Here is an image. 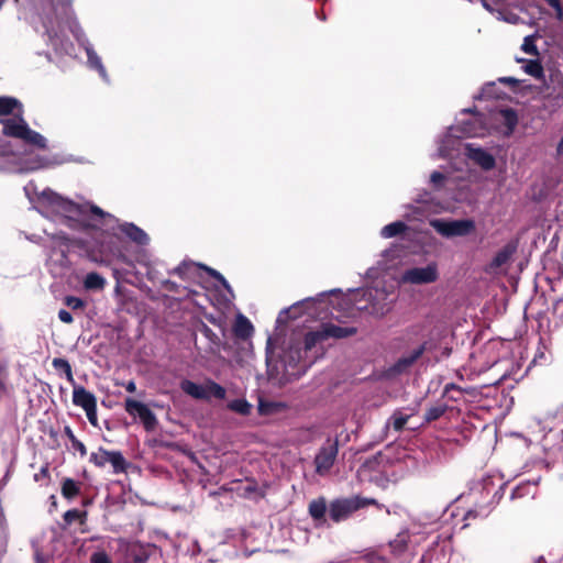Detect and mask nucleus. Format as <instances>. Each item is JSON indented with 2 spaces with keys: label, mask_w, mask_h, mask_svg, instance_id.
Wrapping results in <instances>:
<instances>
[{
  "label": "nucleus",
  "mask_w": 563,
  "mask_h": 563,
  "mask_svg": "<svg viewBox=\"0 0 563 563\" xmlns=\"http://www.w3.org/2000/svg\"><path fill=\"white\" fill-rule=\"evenodd\" d=\"M431 228L443 238L451 239L467 236L475 231L476 223L471 218L464 219H441L435 218L429 221Z\"/></svg>",
  "instance_id": "obj_8"
},
{
  "label": "nucleus",
  "mask_w": 563,
  "mask_h": 563,
  "mask_svg": "<svg viewBox=\"0 0 563 563\" xmlns=\"http://www.w3.org/2000/svg\"><path fill=\"white\" fill-rule=\"evenodd\" d=\"M52 365L56 371L65 373L67 379L74 383L71 366L67 360L62 357H55L52 362Z\"/></svg>",
  "instance_id": "obj_36"
},
{
  "label": "nucleus",
  "mask_w": 563,
  "mask_h": 563,
  "mask_svg": "<svg viewBox=\"0 0 563 563\" xmlns=\"http://www.w3.org/2000/svg\"><path fill=\"white\" fill-rule=\"evenodd\" d=\"M64 434L70 441L73 449L78 451L81 456H85L87 454L86 445L80 440H78L76 438V435L74 434V432L69 426H66L64 428Z\"/></svg>",
  "instance_id": "obj_34"
},
{
  "label": "nucleus",
  "mask_w": 563,
  "mask_h": 563,
  "mask_svg": "<svg viewBox=\"0 0 563 563\" xmlns=\"http://www.w3.org/2000/svg\"><path fill=\"white\" fill-rule=\"evenodd\" d=\"M325 340L322 328L306 333L303 344L292 340L285 346H278V335H269L266 342L267 376L276 385L284 386L306 374L313 361L308 357L317 344Z\"/></svg>",
  "instance_id": "obj_2"
},
{
  "label": "nucleus",
  "mask_w": 563,
  "mask_h": 563,
  "mask_svg": "<svg viewBox=\"0 0 563 563\" xmlns=\"http://www.w3.org/2000/svg\"><path fill=\"white\" fill-rule=\"evenodd\" d=\"M10 114H12V118L0 120L3 135L18 139L23 144L37 150L47 147V139L32 130L23 119L22 102L14 97L2 96L0 97V117Z\"/></svg>",
  "instance_id": "obj_5"
},
{
  "label": "nucleus",
  "mask_w": 563,
  "mask_h": 563,
  "mask_svg": "<svg viewBox=\"0 0 563 563\" xmlns=\"http://www.w3.org/2000/svg\"><path fill=\"white\" fill-rule=\"evenodd\" d=\"M530 563H547L544 556L540 555L536 559H533Z\"/></svg>",
  "instance_id": "obj_63"
},
{
  "label": "nucleus",
  "mask_w": 563,
  "mask_h": 563,
  "mask_svg": "<svg viewBox=\"0 0 563 563\" xmlns=\"http://www.w3.org/2000/svg\"><path fill=\"white\" fill-rule=\"evenodd\" d=\"M11 145L2 140H0V172H7L9 170V166L7 164V161L4 157L9 155H14Z\"/></svg>",
  "instance_id": "obj_37"
},
{
  "label": "nucleus",
  "mask_w": 563,
  "mask_h": 563,
  "mask_svg": "<svg viewBox=\"0 0 563 563\" xmlns=\"http://www.w3.org/2000/svg\"><path fill=\"white\" fill-rule=\"evenodd\" d=\"M452 139L454 140V142H450V141H446L445 142V145L448 147H450V154L445 155V156H442L443 158L445 157H452L454 155V152L459 151V146L461 145V139L462 137H455V136H452Z\"/></svg>",
  "instance_id": "obj_50"
},
{
  "label": "nucleus",
  "mask_w": 563,
  "mask_h": 563,
  "mask_svg": "<svg viewBox=\"0 0 563 563\" xmlns=\"http://www.w3.org/2000/svg\"><path fill=\"white\" fill-rule=\"evenodd\" d=\"M413 201L419 205L423 206H431L434 201V197L432 194L428 190H421L417 194V196L413 198Z\"/></svg>",
  "instance_id": "obj_44"
},
{
  "label": "nucleus",
  "mask_w": 563,
  "mask_h": 563,
  "mask_svg": "<svg viewBox=\"0 0 563 563\" xmlns=\"http://www.w3.org/2000/svg\"><path fill=\"white\" fill-rule=\"evenodd\" d=\"M187 268V264L184 262L183 264L178 265L176 268H175V273L179 276H183L185 275V271Z\"/></svg>",
  "instance_id": "obj_60"
},
{
  "label": "nucleus",
  "mask_w": 563,
  "mask_h": 563,
  "mask_svg": "<svg viewBox=\"0 0 563 563\" xmlns=\"http://www.w3.org/2000/svg\"><path fill=\"white\" fill-rule=\"evenodd\" d=\"M47 476H48V467L47 466H43L40 470V472L34 475V481L35 482H40L42 478L47 477Z\"/></svg>",
  "instance_id": "obj_59"
},
{
  "label": "nucleus",
  "mask_w": 563,
  "mask_h": 563,
  "mask_svg": "<svg viewBox=\"0 0 563 563\" xmlns=\"http://www.w3.org/2000/svg\"><path fill=\"white\" fill-rule=\"evenodd\" d=\"M234 335L241 340H247L254 332L252 322L244 316L238 314L233 327Z\"/></svg>",
  "instance_id": "obj_18"
},
{
  "label": "nucleus",
  "mask_w": 563,
  "mask_h": 563,
  "mask_svg": "<svg viewBox=\"0 0 563 563\" xmlns=\"http://www.w3.org/2000/svg\"><path fill=\"white\" fill-rule=\"evenodd\" d=\"M503 124L507 128L508 134L512 133L518 124V115L512 108H503L499 111Z\"/></svg>",
  "instance_id": "obj_27"
},
{
  "label": "nucleus",
  "mask_w": 563,
  "mask_h": 563,
  "mask_svg": "<svg viewBox=\"0 0 563 563\" xmlns=\"http://www.w3.org/2000/svg\"><path fill=\"white\" fill-rule=\"evenodd\" d=\"M349 300L356 310L378 319L385 317L393 308V299L383 288H350Z\"/></svg>",
  "instance_id": "obj_7"
},
{
  "label": "nucleus",
  "mask_w": 563,
  "mask_h": 563,
  "mask_svg": "<svg viewBox=\"0 0 563 563\" xmlns=\"http://www.w3.org/2000/svg\"><path fill=\"white\" fill-rule=\"evenodd\" d=\"M430 183L435 190L451 189V179L443 173L434 170L430 175Z\"/></svg>",
  "instance_id": "obj_30"
},
{
  "label": "nucleus",
  "mask_w": 563,
  "mask_h": 563,
  "mask_svg": "<svg viewBox=\"0 0 563 563\" xmlns=\"http://www.w3.org/2000/svg\"><path fill=\"white\" fill-rule=\"evenodd\" d=\"M518 247V243L516 241H510L505 244L492 258L489 263H487L484 267V272L487 275H496L500 272V268L506 265L516 253Z\"/></svg>",
  "instance_id": "obj_15"
},
{
  "label": "nucleus",
  "mask_w": 563,
  "mask_h": 563,
  "mask_svg": "<svg viewBox=\"0 0 563 563\" xmlns=\"http://www.w3.org/2000/svg\"><path fill=\"white\" fill-rule=\"evenodd\" d=\"M505 487H506V484L503 483L499 486L498 490L494 494V498H497L499 500L503 497V495H504Z\"/></svg>",
  "instance_id": "obj_61"
},
{
  "label": "nucleus",
  "mask_w": 563,
  "mask_h": 563,
  "mask_svg": "<svg viewBox=\"0 0 563 563\" xmlns=\"http://www.w3.org/2000/svg\"><path fill=\"white\" fill-rule=\"evenodd\" d=\"M563 106V92L559 93H548L543 98V108L549 110L550 112L555 111L556 109Z\"/></svg>",
  "instance_id": "obj_31"
},
{
  "label": "nucleus",
  "mask_w": 563,
  "mask_h": 563,
  "mask_svg": "<svg viewBox=\"0 0 563 563\" xmlns=\"http://www.w3.org/2000/svg\"><path fill=\"white\" fill-rule=\"evenodd\" d=\"M464 155L468 161L484 172H490L496 167L495 156L482 146H477L473 143H465Z\"/></svg>",
  "instance_id": "obj_12"
},
{
  "label": "nucleus",
  "mask_w": 563,
  "mask_h": 563,
  "mask_svg": "<svg viewBox=\"0 0 563 563\" xmlns=\"http://www.w3.org/2000/svg\"><path fill=\"white\" fill-rule=\"evenodd\" d=\"M106 285V278L97 272H90L84 279V287L87 290H102Z\"/></svg>",
  "instance_id": "obj_25"
},
{
  "label": "nucleus",
  "mask_w": 563,
  "mask_h": 563,
  "mask_svg": "<svg viewBox=\"0 0 563 563\" xmlns=\"http://www.w3.org/2000/svg\"><path fill=\"white\" fill-rule=\"evenodd\" d=\"M525 71L534 78H542L544 76V69L538 59L527 60L523 66Z\"/></svg>",
  "instance_id": "obj_33"
},
{
  "label": "nucleus",
  "mask_w": 563,
  "mask_h": 563,
  "mask_svg": "<svg viewBox=\"0 0 563 563\" xmlns=\"http://www.w3.org/2000/svg\"><path fill=\"white\" fill-rule=\"evenodd\" d=\"M228 409L242 416L250 415L252 405L245 398L233 399L228 402Z\"/></svg>",
  "instance_id": "obj_28"
},
{
  "label": "nucleus",
  "mask_w": 563,
  "mask_h": 563,
  "mask_svg": "<svg viewBox=\"0 0 563 563\" xmlns=\"http://www.w3.org/2000/svg\"><path fill=\"white\" fill-rule=\"evenodd\" d=\"M558 152L560 154H563V134H562V137H561V140H560V142L558 144Z\"/></svg>",
  "instance_id": "obj_64"
},
{
  "label": "nucleus",
  "mask_w": 563,
  "mask_h": 563,
  "mask_svg": "<svg viewBox=\"0 0 563 563\" xmlns=\"http://www.w3.org/2000/svg\"><path fill=\"white\" fill-rule=\"evenodd\" d=\"M364 505L365 503L357 496L338 498L330 503L328 511L332 521L341 522Z\"/></svg>",
  "instance_id": "obj_9"
},
{
  "label": "nucleus",
  "mask_w": 563,
  "mask_h": 563,
  "mask_svg": "<svg viewBox=\"0 0 563 563\" xmlns=\"http://www.w3.org/2000/svg\"><path fill=\"white\" fill-rule=\"evenodd\" d=\"M494 86H495L494 81L485 84V86L482 89V96L489 97V98L493 97L494 95L492 92V89L494 88Z\"/></svg>",
  "instance_id": "obj_57"
},
{
  "label": "nucleus",
  "mask_w": 563,
  "mask_h": 563,
  "mask_svg": "<svg viewBox=\"0 0 563 563\" xmlns=\"http://www.w3.org/2000/svg\"><path fill=\"white\" fill-rule=\"evenodd\" d=\"M124 408L129 415L139 417L146 431H153L157 427L158 420L155 413L144 402L126 398Z\"/></svg>",
  "instance_id": "obj_11"
},
{
  "label": "nucleus",
  "mask_w": 563,
  "mask_h": 563,
  "mask_svg": "<svg viewBox=\"0 0 563 563\" xmlns=\"http://www.w3.org/2000/svg\"><path fill=\"white\" fill-rule=\"evenodd\" d=\"M410 415L404 413L401 410H395L390 418L387 420L385 424V429L393 427L395 431L400 432L404 430L406 423L408 422Z\"/></svg>",
  "instance_id": "obj_24"
},
{
  "label": "nucleus",
  "mask_w": 563,
  "mask_h": 563,
  "mask_svg": "<svg viewBox=\"0 0 563 563\" xmlns=\"http://www.w3.org/2000/svg\"><path fill=\"white\" fill-rule=\"evenodd\" d=\"M180 388L185 394H187L188 396H190L195 399L207 400L206 384L200 385L190 379H184L180 383Z\"/></svg>",
  "instance_id": "obj_19"
},
{
  "label": "nucleus",
  "mask_w": 563,
  "mask_h": 563,
  "mask_svg": "<svg viewBox=\"0 0 563 563\" xmlns=\"http://www.w3.org/2000/svg\"><path fill=\"white\" fill-rule=\"evenodd\" d=\"M339 452L338 439H328L314 456L316 473L323 476L332 468Z\"/></svg>",
  "instance_id": "obj_10"
},
{
  "label": "nucleus",
  "mask_w": 563,
  "mask_h": 563,
  "mask_svg": "<svg viewBox=\"0 0 563 563\" xmlns=\"http://www.w3.org/2000/svg\"><path fill=\"white\" fill-rule=\"evenodd\" d=\"M407 229L408 227L404 221H395L382 228L380 236L391 239L406 232Z\"/></svg>",
  "instance_id": "obj_26"
},
{
  "label": "nucleus",
  "mask_w": 563,
  "mask_h": 563,
  "mask_svg": "<svg viewBox=\"0 0 563 563\" xmlns=\"http://www.w3.org/2000/svg\"><path fill=\"white\" fill-rule=\"evenodd\" d=\"M336 292H341V289H331L330 291L328 292H320L319 295H317V297H308V298H305L302 300H299L297 302H295L294 305H291L290 307L288 308H285L283 309L278 316H277V319H276V323L277 324H283V323H286L288 319H297L301 316V308L305 307V308H308L312 305H314L316 302H319L321 300V298H323L325 295L330 294H336Z\"/></svg>",
  "instance_id": "obj_13"
},
{
  "label": "nucleus",
  "mask_w": 563,
  "mask_h": 563,
  "mask_svg": "<svg viewBox=\"0 0 563 563\" xmlns=\"http://www.w3.org/2000/svg\"><path fill=\"white\" fill-rule=\"evenodd\" d=\"M58 319L64 323H71L74 321L71 313L65 309L58 311Z\"/></svg>",
  "instance_id": "obj_55"
},
{
  "label": "nucleus",
  "mask_w": 563,
  "mask_h": 563,
  "mask_svg": "<svg viewBox=\"0 0 563 563\" xmlns=\"http://www.w3.org/2000/svg\"><path fill=\"white\" fill-rule=\"evenodd\" d=\"M32 547L34 549V560H35V563H44L45 562V556L41 552L38 547L35 544V542H32Z\"/></svg>",
  "instance_id": "obj_56"
},
{
  "label": "nucleus",
  "mask_w": 563,
  "mask_h": 563,
  "mask_svg": "<svg viewBox=\"0 0 563 563\" xmlns=\"http://www.w3.org/2000/svg\"><path fill=\"white\" fill-rule=\"evenodd\" d=\"M438 279L437 265L431 263L424 267H411L406 269L401 275L404 283L412 285L431 284Z\"/></svg>",
  "instance_id": "obj_14"
},
{
  "label": "nucleus",
  "mask_w": 563,
  "mask_h": 563,
  "mask_svg": "<svg viewBox=\"0 0 563 563\" xmlns=\"http://www.w3.org/2000/svg\"><path fill=\"white\" fill-rule=\"evenodd\" d=\"M424 327L421 323L408 325L390 340V349L402 353L391 365L384 368L382 377L388 380L408 374L426 352L437 347L434 332L423 339Z\"/></svg>",
  "instance_id": "obj_4"
},
{
  "label": "nucleus",
  "mask_w": 563,
  "mask_h": 563,
  "mask_svg": "<svg viewBox=\"0 0 563 563\" xmlns=\"http://www.w3.org/2000/svg\"><path fill=\"white\" fill-rule=\"evenodd\" d=\"M128 558L132 563H146L150 559V550L139 543L131 544L128 549Z\"/></svg>",
  "instance_id": "obj_20"
},
{
  "label": "nucleus",
  "mask_w": 563,
  "mask_h": 563,
  "mask_svg": "<svg viewBox=\"0 0 563 563\" xmlns=\"http://www.w3.org/2000/svg\"><path fill=\"white\" fill-rule=\"evenodd\" d=\"M108 463L111 464L114 474L125 473L130 466L129 462L120 451H110Z\"/></svg>",
  "instance_id": "obj_21"
},
{
  "label": "nucleus",
  "mask_w": 563,
  "mask_h": 563,
  "mask_svg": "<svg viewBox=\"0 0 563 563\" xmlns=\"http://www.w3.org/2000/svg\"><path fill=\"white\" fill-rule=\"evenodd\" d=\"M201 267L203 269H206L212 278H214L217 282H219L221 284V286L233 297L232 287L230 286L229 282L224 278V276L220 272H218L211 267L205 266V265H202Z\"/></svg>",
  "instance_id": "obj_39"
},
{
  "label": "nucleus",
  "mask_w": 563,
  "mask_h": 563,
  "mask_svg": "<svg viewBox=\"0 0 563 563\" xmlns=\"http://www.w3.org/2000/svg\"><path fill=\"white\" fill-rule=\"evenodd\" d=\"M91 563H111V561L106 553L97 552L92 554Z\"/></svg>",
  "instance_id": "obj_54"
},
{
  "label": "nucleus",
  "mask_w": 563,
  "mask_h": 563,
  "mask_svg": "<svg viewBox=\"0 0 563 563\" xmlns=\"http://www.w3.org/2000/svg\"><path fill=\"white\" fill-rule=\"evenodd\" d=\"M60 163H62V161H58L56 157L49 158L46 156L36 155L31 168L32 169L44 168V167L57 165Z\"/></svg>",
  "instance_id": "obj_40"
},
{
  "label": "nucleus",
  "mask_w": 563,
  "mask_h": 563,
  "mask_svg": "<svg viewBox=\"0 0 563 563\" xmlns=\"http://www.w3.org/2000/svg\"><path fill=\"white\" fill-rule=\"evenodd\" d=\"M258 488L255 484H249L242 488L241 496L244 498H251L255 493H257Z\"/></svg>",
  "instance_id": "obj_52"
},
{
  "label": "nucleus",
  "mask_w": 563,
  "mask_h": 563,
  "mask_svg": "<svg viewBox=\"0 0 563 563\" xmlns=\"http://www.w3.org/2000/svg\"><path fill=\"white\" fill-rule=\"evenodd\" d=\"M470 197H471V187L466 183H462L459 186L456 192L452 194V199L457 202L466 201L470 199Z\"/></svg>",
  "instance_id": "obj_42"
},
{
  "label": "nucleus",
  "mask_w": 563,
  "mask_h": 563,
  "mask_svg": "<svg viewBox=\"0 0 563 563\" xmlns=\"http://www.w3.org/2000/svg\"><path fill=\"white\" fill-rule=\"evenodd\" d=\"M109 452L110 451L100 446L97 452L90 454L89 462L97 467H104L108 463Z\"/></svg>",
  "instance_id": "obj_35"
},
{
  "label": "nucleus",
  "mask_w": 563,
  "mask_h": 563,
  "mask_svg": "<svg viewBox=\"0 0 563 563\" xmlns=\"http://www.w3.org/2000/svg\"><path fill=\"white\" fill-rule=\"evenodd\" d=\"M51 238H52L53 241L58 242L60 246L62 245L67 246L68 241H69L68 236L64 232L53 233L51 235Z\"/></svg>",
  "instance_id": "obj_53"
},
{
  "label": "nucleus",
  "mask_w": 563,
  "mask_h": 563,
  "mask_svg": "<svg viewBox=\"0 0 563 563\" xmlns=\"http://www.w3.org/2000/svg\"><path fill=\"white\" fill-rule=\"evenodd\" d=\"M71 1L58 0L56 3L53 2L52 12L43 19L44 35L47 37V44L57 53L68 54V47L71 45L65 35V29H68L78 44L86 51L89 67L96 69L100 77L108 82L109 77L102 60L77 21L71 8Z\"/></svg>",
  "instance_id": "obj_3"
},
{
  "label": "nucleus",
  "mask_w": 563,
  "mask_h": 563,
  "mask_svg": "<svg viewBox=\"0 0 563 563\" xmlns=\"http://www.w3.org/2000/svg\"><path fill=\"white\" fill-rule=\"evenodd\" d=\"M446 405L441 404L430 407L424 413V420L431 422L441 418L446 411Z\"/></svg>",
  "instance_id": "obj_38"
},
{
  "label": "nucleus",
  "mask_w": 563,
  "mask_h": 563,
  "mask_svg": "<svg viewBox=\"0 0 563 563\" xmlns=\"http://www.w3.org/2000/svg\"><path fill=\"white\" fill-rule=\"evenodd\" d=\"M456 123L448 129V132L439 140L438 155L445 156L450 154V147L445 145L446 141H452V136L457 137H477L484 136L488 130L485 114L473 112L472 109H463Z\"/></svg>",
  "instance_id": "obj_6"
},
{
  "label": "nucleus",
  "mask_w": 563,
  "mask_h": 563,
  "mask_svg": "<svg viewBox=\"0 0 563 563\" xmlns=\"http://www.w3.org/2000/svg\"><path fill=\"white\" fill-rule=\"evenodd\" d=\"M327 509H328L327 501H325V499L323 497H320L318 499H313L309 504V515L316 521L324 520Z\"/></svg>",
  "instance_id": "obj_23"
},
{
  "label": "nucleus",
  "mask_w": 563,
  "mask_h": 563,
  "mask_svg": "<svg viewBox=\"0 0 563 563\" xmlns=\"http://www.w3.org/2000/svg\"><path fill=\"white\" fill-rule=\"evenodd\" d=\"M8 372L4 364H0V398L7 394Z\"/></svg>",
  "instance_id": "obj_47"
},
{
  "label": "nucleus",
  "mask_w": 563,
  "mask_h": 563,
  "mask_svg": "<svg viewBox=\"0 0 563 563\" xmlns=\"http://www.w3.org/2000/svg\"><path fill=\"white\" fill-rule=\"evenodd\" d=\"M78 494V484L71 478H65L62 484V495L67 499H71L76 497Z\"/></svg>",
  "instance_id": "obj_32"
},
{
  "label": "nucleus",
  "mask_w": 563,
  "mask_h": 563,
  "mask_svg": "<svg viewBox=\"0 0 563 563\" xmlns=\"http://www.w3.org/2000/svg\"><path fill=\"white\" fill-rule=\"evenodd\" d=\"M73 402L75 406L86 410L97 405L96 396L82 386H75L73 390Z\"/></svg>",
  "instance_id": "obj_16"
},
{
  "label": "nucleus",
  "mask_w": 563,
  "mask_h": 563,
  "mask_svg": "<svg viewBox=\"0 0 563 563\" xmlns=\"http://www.w3.org/2000/svg\"><path fill=\"white\" fill-rule=\"evenodd\" d=\"M38 211L54 222L75 231L89 229L114 230L115 227L131 242L145 246L150 242L147 233L132 222L119 223V220L96 205H78L46 188L38 195Z\"/></svg>",
  "instance_id": "obj_1"
},
{
  "label": "nucleus",
  "mask_w": 563,
  "mask_h": 563,
  "mask_svg": "<svg viewBox=\"0 0 563 563\" xmlns=\"http://www.w3.org/2000/svg\"><path fill=\"white\" fill-rule=\"evenodd\" d=\"M199 331L209 341V352H218L221 346V339L219 335L203 322L200 324Z\"/></svg>",
  "instance_id": "obj_22"
},
{
  "label": "nucleus",
  "mask_w": 563,
  "mask_h": 563,
  "mask_svg": "<svg viewBox=\"0 0 563 563\" xmlns=\"http://www.w3.org/2000/svg\"><path fill=\"white\" fill-rule=\"evenodd\" d=\"M65 303L73 310H79L85 307V301L76 296H66Z\"/></svg>",
  "instance_id": "obj_45"
},
{
  "label": "nucleus",
  "mask_w": 563,
  "mask_h": 563,
  "mask_svg": "<svg viewBox=\"0 0 563 563\" xmlns=\"http://www.w3.org/2000/svg\"><path fill=\"white\" fill-rule=\"evenodd\" d=\"M360 560L364 561L365 563H388L387 559L383 555H380L375 550H369L364 552Z\"/></svg>",
  "instance_id": "obj_41"
},
{
  "label": "nucleus",
  "mask_w": 563,
  "mask_h": 563,
  "mask_svg": "<svg viewBox=\"0 0 563 563\" xmlns=\"http://www.w3.org/2000/svg\"><path fill=\"white\" fill-rule=\"evenodd\" d=\"M125 389L129 393H134L136 390V384L133 380L128 382L125 385Z\"/></svg>",
  "instance_id": "obj_62"
},
{
  "label": "nucleus",
  "mask_w": 563,
  "mask_h": 563,
  "mask_svg": "<svg viewBox=\"0 0 563 563\" xmlns=\"http://www.w3.org/2000/svg\"><path fill=\"white\" fill-rule=\"evenodd\" d=\"M82 515H85V512L78 509H69L64 514L63 518L66 525H71L75 520L81 518Z\"/></svg>",
  "instance_id": "obj_46"
},
{
  "label": "nucleus",
  "mask_w": 563,
  "mask_h": 563,
  "mask_svg": "<svg viewBox=\"0 0 563 563\" xmlns=\"http://www.w3.org/2000/svg\"><path fill=\"white\" fill-rule=\"evenodd\" d=\"M88 421L91 426L97 427L98 417H97V405L95 407L87 408L85 410Z\"/></svg>",
  "instance_id": "obj_51"
},
{
  "label": "nucleus",
  "mask_w": 563,
  "mask_h": 563,
  "mask_svg": "<svg viewBox=\"0 0 563 563\" xmlns=\"http://www.w3.org/2000/svg\"><path fill=\"white\" fill-rule=\"evenodd\" d=\"M521 49L530 55H538V48L536 45V37L533 35H527L523 38V43L521 45Z\"/></svg>",
  "instance_id": "obj_43"
},
{
  "label": "nucleus",
  "mask_w": 563,
  "mask_h": 563,
  "mask_svg": "<svg viewBox=\"0 0 563 563\" xmlns=\"http://www.w3.org/2000/svg\"><path fill=\"white\" fill-rule=\"evenodd\" d=\"M321 328L325 340L329 338L344 339L352 336L357 332L355 327H341L333 323H323Z\"/></svg>",
  "instance_id": "obj_17"
},
{
  "label": "nucleus",
  "mask_w": 563,
  "mask_h": 563,
  "mask_svg": "<svg viewBox=\"0 0 563 563\" xmlns=\"http://www.w3.org/2000/svg\"><path fill=\"white\" fill-rule=\"evenodd\" d=\"M206 389L207 399H210L211 397L216 399H224L227 396L225 388L212 379L206 380Z\"/></svg>",
  "instance_id": "obj_29"
},
{
  "label": "nucleus",
  "mask_w": 563,
  "mask_h": 563,
  "mask_svg": "<svg viewBox=\"0 0 563 563\" xmlns=\"http://www.w3.org/2000/svg\"><path fill=\"white\" fill-rule=\"evenodd\" d=\"M554 11L559 21L563 20V5L561 0H544Z\"/></svg>",
  "instance_id": "obj_48"
},
{
  "label": "nucleus",
  "mask_w": 563,
  "mask_h": 563,
  "mask_svg": "<svg viewBox=\"0 0 563 563\" xmlns=\"http://www.w3.org/2000/svg\"><path fill=\"white\" fill-rule=\"evenodd\" d=\"M497 81L500 84L509 85L514 91H516L521 84V80H519L515 77H510V76L509 77H499L497 79Z\"/></svg>",
  "instance_id": "obj_49"
},
{
  "label": "nucleus",
  "mask_w": 563,
  "mask_h": 563,
  "mask_svg": "<svg viewBox=\"0 0 563 563\" xmlns=\"http://www.w3.org/2000/svg\"><path fill=\"white\" fill-rule=\"evenodd\" d=\"M398 252V249H386L383 251L382 256L385 258H396L398 255L396 254Z\"/></svg>",
  "instance_id": "obj_58"
}]
</instances>
